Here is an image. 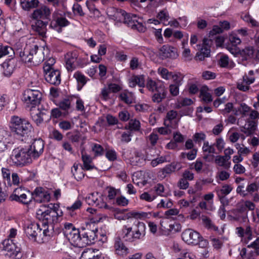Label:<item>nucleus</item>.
I'll return each mask as SVG.
<instances>
[{"instance_id": "f257e3e1", "label": "nucleus", "mask_w": 259, "mask_h": 259, "mask_svg": "<svg viewBox=\"0 0 259 259\" xmlns=\"http://www.w3.org/2000/svg\"><path fill=\"white\" fill-rule=\"evenodd\" d=\"M51 9L46 5L36 8L31 14V18L36 21L33 29L43 37H46L47 26L51 20Z\"/></svg>"}, {"instance_id": "f03ea898", "label": "nucleus", "mask_w": 259, "mask_h": 259, "mask_svg": "<svg viewBox=\"0 0 259 259\" xmlns=\"http://www.w3.org/2000/svg\"><path fill=\"white\" fill-rule=\"evenodd\" d=\"M114 24L124 23L133 30L139 32H145L146 28L142 23L138 21L136 15L127 14L124 10L120 9H116L114 11Z\"/></svg>"}, {"instance_id": "7ed1b4c3", "label": "nucleus", "mask_w": 259, "mask_h": 259, "mask_svg": "<svg viewBox=\"0 0 259 259\" xmlns=\"http://www.w3.org/2000/svg\"><path fill=\"white\" fill-rule=\"evenodd\" d=\"M11 123L12 131L19 138H21L22 141L26 140L29 136L31 137L33 127L28 120L17 116H13Z\"/></svg>"}, {"instance_id": "20e7f679", "label": "nucleus", "mask_w": 259, "mask_h": 259, "mask_svg": "<svg viewBox=\"0 0 259 259\" xmlns=\"http://www.w3.org/2000/svg\"><path fill=\"white\" fill-rule=\"evenodd\" d=\"M146 234V225L142 222L136 221L132 227L123 226L121 236L126 240L133 242L143 238Z\"/></svg>"}, {"instance_id": "39448f33", "label": "nucleus", "mask_w": 259, "mask_h": 259, "mask_svg": "<svg viewBox=\"0 0 259 259\" xmlns=\"http://www.w3.org/2000/svg\"><path fill=\"white\" fill-rule=\"evenodd\" d=\"M32 156L29 146L18 147L15 148L10 156V160L13 165L23 166L32 161Z\"/></svg>"}, {"instance_id": "423d86ee", "label": "nucleus", "mask_w": 259, "mask_h": 259, "mask_svg": "<svg viewBox=\"0 0 259 259\" xmlns=\"http://www.w3.org/2000/svg\"><path fill=\"white\" fill-rule=\"evenodd\" d=\"M36 214L37 218L41 221L44 228L46 225H49L53 229L54 224L58 222V212L55 209L49 208L45 205L41 206L37 209Z\"/></svg>"}, {"instance_id": "0eeeda50", "label": "nucleus", "mask_w": 259, "mask_h": 259, "mask_svg": "<svg viewBox=\"0 0 259 259\" xmlns=\"http://www.w3.org/2000/svg\"><path fill=\"white\" fill-rule=\"evenodd\" d=\"M98 227H91V225H87L85 228L80 231L77 247H84L87 245L95 243L97 240Z\"/></svg>"}, {"instance_id": "6e6552de", "label": "nucleus", "mask_w": 259, "mask_h": 259, "mask_svg": "<svg viewBox=\"0 0 259 259\" xmlns=\"http://www.w3.org/2000/svg\"><path fill=\"white\" fill-rule=\"evenodd\" d=\"M42 94L38 90L27 89L23 94V101L26 107L35 108L40 104Z\"/></svg>"}, {"instance_id": "1a4fd4ad", "label": "nucleus", "mask_w": 259, "mask_h": 259, "mask_svg": "<svg viewBox=\"0 0 259 259\" xmlns=\"http://www.w3.org/2000/svg\"><path fill=\"white\" fill-rule=\"evenodd\" d=\"M0 247L7 252L5 255L10 257L14 259H20L22 256L21 248L17 246L12 239L5 240L0 245Z\"/></svg>"}, {"instance_id": "9d476101", "label": "nucleus", "mask_w": 259, "mask_h": 259, "mask_svg": "<svg viewBox=\"0 0 259 259\" xmlns=\"http://www.w3.org/2000/svg\"><path fill=\"white\" fill-rule=\"evenodd\" d=\"M11 201H15L24 205H29L32 200L30 191L22 187L16 188L10 196Z\"/></svg>"}, {"instance_id": "9b49d317", "label": "nucleus", "mask_w": 259, "mask_h": 259, "mask_svg": "<svg viewBox=\"0 0 259 259\" xmlns=\"http://www.w3.org/2000/svg\"><path fill=\"white\" fill-rule=\"evenodd\" d=\"M25 233L28 237L39 243L42 242L41 228L36 223H31L25 228Z\"/></svg>"}, {"instance_id": "f8f14e48", "label": "nucleus", "mask_w": 259, "mask_h": 259, "mask_svg": "<svg viewBox=\"0 0 259 259\" xmlns=\"http://www.w3.org/2000/svg\"><path fill=\"white\" fill-rule=\"evenodd\" d=\"M182 239L188 244L197 245L199 239L202 238L200 234L191 229L184 230L182 234Z\"/></svg>"}, {"instance_id": "ddd939ff", "label": "nucleus", "mask_w": 259, "mask_h": 259, "mask_svg": "<svg viewBox=\"0 0 259 259\" xmlns=\"http://www.w3.org/2000/svg\"><path fill=\"white\" fill-rule=\"evenodd\" d=\"M69 15V12H63L59 14L58 12H54L53 14V21L51 22L50 27L55 28L57 26L60 27H66L70 24L69 21L65 17L66 14Z\"/></svg>"}, {"instance_id": "4468645a", "label": "nucleus", "mask_w": 259, "mask_h": 259, "mask_svg": "<svg viewBox=\"0 0 259 259\" xmlns=\"http://www.w3.org/2000/svg\"><path fill=\"white\" fill-rule=\"evenodd\" d=\"M30 197H32L36 202H48L50 200V194L42 187H37L34 191L30 194Z\"/></svg>"}, {"instance_id": "2eb2a0df", "label": "nucleus", "mask_w": 259, "mask_h": 259, "mask_svg": "<svg viewBox=\"0 0 259 259\" xmlns=\"http://www.w3.org/2000/svg\"><path fill=\"white\" fill-rule=\"evenodd\" d=\"M85 201L89 205L96 206L98 208H102L103 206H106L102 196L98 192L89 194L85 197Z\"/></svg>"}, {"instance_id": "dca6fc26", "label": "nucleus", "mask_w": 259, "mask_h": 259, "mask_svg": "<svg viewBox=\"0 0 259 259\" xmlns=\"http://www.w3.org/2000/svg\"><path fill=\"white\" fill-rule=\"evenodd\" d=\"M28 49V54L30 58L31 62H32L33 59L35 62H39L44 60V53L43 50L45 48L40 47L39 48L36 45H34L31 49Z\"/></svg>"}, {"instance_id": "f3484780", "label": "nucleus", "mask_w": 259, "mask_h": 259, "mask_svg": "<svg viewBox=\"0 0 259 259\" xmlns=\"http://www.w3.org/2000/svg\"><path fill=\"white\" fill-rule=\"evenodd\" d=\"M27 146L30 147V153L33 158L38 157L44 151V142L40 138L35 139L31 145Z\"/></svg>"}, {"instance_id": "a211bd4d", "label": "nucleus", "mask_w": 259, "mask_h": 259, "mask_svg": "<svg viewBox=\"0 0 259 259\" xmlns=\"http://www.w3.org/2000/svg\"><path fill=\"white\" fill-rule=\"evenodd\" d=\"M159 58L162 60L167 58L175 59L177 57L178 54L174 47L169 45H164L159 50Z\"/></svg>"}, {"instance_id": "6ab92c4d", "label": "nucleus", "mask_w": 259, "mask_h": 259, "mask_svg": "<svg viewBox=\"0 0 259 259\" xmlns=\"http://www.w3.org/2000/svg\"><path fill=\"white\" fill-rule=\"evenodd\" d=\"M10 132L6 128L0 126V152L7 149V144L10 142Z\"/></svg>"}, {"instance_id": "aec40b11", "label": "nucleus", "mask_w": 259, "mask_h": 259, "mask_svg": "<svg viewBox=\"0 0 259 259\" xmlns=\"http://www.w3.org/2000/svg\"><path fill=\"white\" fill-rule=\"evenodd\" d=\"M181 167L180 163L178 162H172L170 164L166 165L160 170L159 176L161 178L164 179L167 176L175 172L176 169H180Z\"/></svg>"}, {"instance_id": "412c9836", "label": "nucleus", "mask_w": 259, "mask_h": 259, "mask_svg": "<svg viewBox=\"0 0 259 259\" xmlns=\"http://www.w3.org/2000/svg\"><path fill=\"white\" fill-rule=\"evenodd\" d=\"M31 111V116L33 121L39 125L44 121L45 116L46 115L47 110L39 108L35 109V108L30 109Z\"/></svg>"}, {"instance_id": "4be33fe9", "label": "nucleus", "mask_w": 259, "mask_h": 259, "mask_svg": "<svg viewBox=\"0 0 259 259\" xmlns=\"http://www.w3.org/2000/svg\"><path fill=\"white\" fill-rule=\"evenodd\" d=\"M17 62L14 58L6 60L2 64L3 74L5 76L10 77L16 68Z\"/></svg>"}, {"instance_id": "5701e85b", "label": "nucleus", "mask_w": 259, "mask_h": 259, "mask_svg": "<svg viewBox=\"0 0 259 259\" xmlns=\"http://www.w3.org/2000/svg\"><path fill=\"white\" fill-rule=\"evenodd\" d=\"M45 77L51 84L58 85L61 83L60 72L58 70H53L52 72L45 74Z\"/></svg>"}, {"instance_id": "b1692460", "label": "nucleus", "mask_w": 259, "mask_h": 259, "mask_svg": "<svg viewBox=\"0 0 259 259\" xmlns=\"http://www.w3.org/2000/svg\"><path fill=\"white\" fill-rule=\"evenodd\" d=\"M80 231L74 227L70 230H66L64 235L68 240L72 241L77 246L78 240L79 237H80Z\"/></svg>"}, {"instance_id": "393cba45", "label": "nucleus", "mask_w": 259, "mask_h": 259, "mask_svg": "<svg viewBox=\"0 0 259 259\" xmlns=\"http://www.w3.org/2000/svg\"><path fill=\"white\" fill-rule=\"evenodd\" d=\"M155 92L152 97V101L154 103H159L166 97L167 92L164 85L162 87H159V89Z\"/></svg>"}, {"instance_id": "a878e982", "label": "nucleus", "mask_w": 259, "mask_h": 259, "mask_svg": "<svg viewBox=\"0 0 259 259\" xmlns=\"http://www.w3.org/2000/svg\"><path fill=\"white\" fill-rule=\"evenodd\" d=\"M129 87L135 88L137 85L139 87L144 88L145 86V78L144 75H137L132 76L128 80Z\"/></svg>"}, {"instance_id": "bb28decb", "label": "nucleus", "mask_w": 259, "mask_h": 259, "mask_svg": "<svg viewBox=\"0 0 259 259\" xmlns=\"http://www.w3.org/2000/svg\"><path fill=\"white\" fill-rule=\"evenodd\" d=\"M96 125L101 128H106L108 126L113 125V116L110 114H108L105 117H100L97 121Z\"/></svg>"}, {"instance_id": "cd10ccee", "label": "nucleus", "mask_w": 259, "mask_h": 259, "mask_svg": "<svg viewBox=\"0 0 259 259\" xmlns=\"http://www.w3.org/2000/svg\"><path fill=\"white\" fill-rule=\"evenodd\" d=\"M164 84L161 80H154L151 78L148 77L147 79L145 87L146 88L152 93L155 92L159 89V87H163Z\"/></svg>"}, {"instance_id": "c85d7f7f", "label": "nucleus", "mask_w": 259, "mask_h": 259, "mask_svg": "<svg viewBox=\"0 0 259 259\" xmlns=\"http://www.w3.org/2000/svg\"><path fill=\"white\" fill-rule=\"evenodd\" d=\"M80 259H110L107 255L103 256L96 254L95 251L92 249H88L84 251L81 254Z\"/></svg>"}, {"instance_id": "c756f323", "label": "nucleus", "mask_w": 259, "mask_h": 259, "mask_svg": "<svg viewBox=\"0 0 259 259\" xmlns=\"http://www.w3.org/2000/svg\"><path fill=\"white\" fill-rule=\"evenodd\" d=\"M119 99L127 104H131L134 102L135 97L134 94L127 90L122 91L118 95Z\"/></svg>"}, {"instance_id": "7c9ffc66", "label": "nucleus", "mask_w": 259, "mask_h": 259, "mask_svg": "<svg viewBox=\"0 0 259 259\" xmlns=\"http://www.w3.org/2000/svg\"><path fill=\"white\" fill-rule=\"evenodd\" d=\"M132 180L133 183L139 186H143L146 184L143 172L142 171L134 172L133 175Z\"/></svg>"}, {"instance_id": "2f4dec72", "label": "nucleus", "mask_w": 259, "mask_h": 259, "mask_svg": "<svg viewBox=\"0 0 259 259\" xmlns=\"http://www.w3.org/2000/svg\"><path fill=\"white\" fill-rule=\"evenodd\" d=\"M144 155L140 152H136L134 155L130 158V162L133 165H141L145 161Z\"/></svg>"}, {"instance_id": "473e14b6", "label": "nucleus", "mask_w": 259, "mask_h": 259, "mask_svg": "<svg viewBox=\"0 0 259 259\" xmlns=\"http://www.w3.org/2000/svg\"><path fill=\"white\" fill-rule=\"evenodd\" d=\"M214 162L217 165L223 167L226 169H228L231 166V162L227 158L221 155H218L215 157Z\"/></svg>"}, {"instance_id": "72a5a7b5", "label": "nucleus", "mask_w": 259, "mask_h": 259, "mask_svg": "<svg viewBox=\"0 0 259 259\" xmlns=\"http://www.w3.org/2000/svg\"><path fill=\"white\" fill-rule=\"evenodd\" d=\"M81 158L83 161V167L85 170H91L96 168L92 163V159L90 155L83 153L82 151Z\"/></svg>"}, {"instance_id": "f704fd0d", "label": "nucleus", "mask_w": 259, "mask_h": 259, "mask_svg": "<svg viewBox=\"0 0 259 259\" xmlns=\"http://www.w3.org/2000/svg\"><path fill=\"white\" fill-rule=\"evenodd\" d=\"M114 248L115 249L116 253L118 255L125 256L128 253V248L120 242H116L114 244Z\"/></svg>"}, {"instance_id": "c9c22d12", "label": "nucleus", "mask_w": 259, "mask_h": 259, "mask_svg": "<svg viewBox=\"0 0 259 259\" xmlns=\"http://www.w3.org/2000/svg\"><path fill=\"white\" fill-rule=\"evenodd\" d=\"M113 93V83H109L105 86L101 91V98L104 100L111 98L110 95Z\"/></svg>"}, {"instance_id": "e433bc0d", "label": "nucleus", "mask_w": 259, "mask_h": 259, "mask_svg": "<svg viewBox=\"0 0 259 259\" xmlns=\"http://www.w3.org/2000/svg\"><path fill=\"white\" fill-rule=\"evenodd\" d=\"M233 190L230 185L225 184L221 188L217 187L215 189L219 197H223L228 195Z\"/></svg>"}, {"instance_id": "4c0bfd02", "label": "nucleus", "mask_w": 259, "mask_h": 259, "mask_svg": "<svg viewBox=\"0 0 259 259\" xmlns=\"http://www.w3.org/2000/svg\"><path fill=\"white\" fill-rule=\"evenodd\" d=\"M256 124L254 122L251 121L246 124L244 126L242 127L241 131L244 133L246 136H250L256 130Z\"/></svg>"}, {"instance_id": "58836bf2", "label": "nucleus", "mask_w": 259, "mask_h": 259, "mask_svg": "<svg viewBox=\"0 0 259 259\" xmlns=\"http://www.w3.org/2000/svg\"><path fill=\"white\" fill-rule=\"evenodd\" d=\"M200 97L202 101L205 103H209L212 101L211 94L208 92V89L206 86H203L200 91Z\"/></svg>"}, {"instance_id": "ea45409f", "label": "nucleus", "mask_w": 259, "mask_h": 259, "mask_svg": "<svg viewBox=\"0 0 259 259\" xmlns=\"http://www.w3.org/2000/svg\"><path fill=\"white\" fill-rule=\"evenodd\" d=\"M73 76L78 83V90H80L82 87L87 83L86 77L79 71L75 72Z\"/></svg>"}, {"instance_id": "a19ab883", "label": "nucleus", "mask_w": 259, "mask_h": 259, "mask_svg": "<svg viewBox=\"0 0 259 259\" xmlns=\"http://www.w3.org/2000/svg\"><path fill=\"white\" fill-rule=\"evenodd\" d=\"M148 217L147 212L142 211H138L136 210L132 211L127 213V218H135L136 219L144 220Z\"/></svg>"}, {"instance_id": "79ce46f5", "label": "nucleus", "mask_w": 259, "mask_h": 259, "mask_svg": "<svg viewBox=\"0 0 259 259\" xmlns=\"http://www.w3.org/2000/svg\"><path fill=\"white\" fill-rule=\"evenodd\" d=\"M166 223V220H162L160 221V225L162 228L167 229L169 232H178L181 229V225L178 223H175L174 224H169L168 228H166L165 226V223Z\"/></svg>"}, {"instance_id": "37998d69", "label": "nucleus", "mask_w": 259, "mask_h": 259, "mask_svg": "<svg viewBox=\"0 0 259 259\" xmlns=\"http://www.w3.org/2000/svg\"><path fill=\"white\" fill-rule=\"evenodd\" d=\"M254 50L252 47H247L244 49L240 50L239 54L244 60L251 58L253 54Z\"/></svg>"}, {"instance_id": "c03bdc74", "label": "nucleus", "mask_w": 259, "mask_h": 259, "mask_svg": "<svg viewBox=\"0 0 259 259\" xmlns=\"http://www.w3.org/2000/svg\"><path fill=\"white\" fill-rule=\"evenodd\" d=\"M128 128L131 131H141V123L136 118L131 119L128 122Z\"/></svg>"}, {"instance_id": "a18cd8bd", "label": "nucleus", "mask_w": 259, "mask_h": 259, "mask_svg": "<svg viewBox=\"0 0 259 259\" xmlns=\"http://www.w3.org/2000/svg\"><path fill=\"white\" fill-rule=\"evenodd\" d=\"M81 205V201L80 200L77 199L72 205L66 207L68 214L71 217H73L75 214L74 211L79 209Z\"/></svg>"}, {"instance_id": "49530a36", "label": "nucleus", "mask_w": 259, "mask_h": 259, "mask_svg": "<svg viewBox=\"0 0 259 259\" xmlns=\"http://www.w3.org/2000/svg\"><path fill=\"white\" fill-rule=\"evenodd\" d=\"M151 191L153 194L157 196H164L165 195L164 186L161 184H157L151 189Z\"/></svg>"}, {"instance_id": "de8ad7c7", "label": "nucleus", "mask_w": 259, "mask_h": 259, "mask_svg": "<svg viewBox=\"0 0 259 259\" xmlns=\"http://www.w3.org/2000/svg\"><path fill=\"white\" fill-rule=\"evenodd\" d=\"M66 68L68 71L72 70L74 68V63L76 61L75 56H73L71 54H67L65 56Z\"/></svg>"}, {"instance_id": "09e8293b", "label": "nucleus", "mask_w": 259, "mask_h": 259, "mask_svg": "<svg viewBox=\"0 0 259 259\" xmlns=\"http://www.w3.org/2000/svg\"><path fill=\"white\" fill-rule=\"evenodd\" d=\"M3 176L4 179V183L7 186H11L12 182L11 179V171L6 168H3L2 169Z\"/></svg>"}, {"instance_id": "8fccbe9b", "label": "nucleus", "mask_w": 259, "mask_h": 259, "mask_svg": "<svg viewBox=\"0 0 259 259\" xmlns=\"http://www.w3.org/2000/svg\"><path fill=\"white\" fill-rule=\"evenodd\" d=\"M126 209H120L118 208H114V218L119 220H125L127 218V213L125 214Z\"/></svg>"}, {"instance_id": "3c124183", "label": "nucleus", "mask_w": 259, "mask_h": 259, "mask_svg": "<svg viewBox=\"0 0 259 259\" xmlns=\"http://www.w3.org/2000/svg\"><path fill=\"white\" fill-rule=\"evenodd\" d=\"M12 53H14L12 48L7 45H0V58Z\"/></svg>"}, {"instance_id": "603ef678", "label": "nucleus", "mask_w": 259, "mask_h": 259, "mask_svg": "<svg viewBox=\"0 0 259 259\" xmlns=\"http://www.w3.org/2000/svg\"><path fill=\"white\" fill-rule=\"evenodd\" d=\"M157 73L163 79L165 80H168L171 77L172 73V72H169L166 68L163 67L158 68Z\"/></svg>"}, {"instance_id": "864d4df0", "label": "nucleus", "mask_w": 259, "mask_h": 259, "mask_svg": "<svg viewBox=\"0 0 259 259\" xmlns=\"http://www.w3.org/2000/svg\"><path fill=\"white\" fill-rule=\"evenodd\" d=\"M173 79V84H176L181 86L183 83L184 76L180 73L175 74L172 73L171 77Z\"/></svg>"}, {"instance_id": "5fc2aeb1", "label": "nucleus", "mask_w": 259, "mask_h": 259, "mask_svg": "<svg viewBox=\"0 0 259 259\" xmlns=\"http://www.w3.org/2000/svg\"><path fill=\"white\" fill-rule=\"evenodd\" d=\"M202 221L205 227L208 229H212L213 230H218V228L215 227L212 223L211 220L206 216L202 215L201 217Z\"/></svg>"}, {"instance_id": "6e6d98bb", "label": "nucleus", "mask_w": 259, "mask_h": 259, "mask_svg": "<svg viewBox=\"0 0 259 259\" xmlns=\"http://www.w3.org/2000/svg\"><path fill=\"white\" fill-rule=\"evenodd\" d=\"M28 49L27 48L24 49L23 50H21L19 52V57L21 60L25 62H31L30 58L29 56Z\"/></svg>"}, {"instance_id": "4d7b16f0", "label": "nucleus", "mask_w": 259, "mask_h": 259, "mask_svg": "<svg viewBox=\"0 0 259 259\" xmlns=\"http://www.w3.org/2000/svg\"><path fill=\"white\" fill-rule=\"evenodd\" d=\"M202 150L203 152H208V153H215L214 145L209 144L208 141H205L203 143Z\"/></svg>"}, {"instance_id": "13d9d810", "label": "nucleus", "mask_w": 259, "mask_h": 259, "mask_svg": "<svg viewBox=\"0 0 259 259\" xmlns=\"http://www.w3.org/2000/svg\"><path fill=\"white\" fill-rule=\"evenodd\" d=\"M230 176V174L225 170H219L217 172L216 178L224 181L228 180Z\"/></svg>"}, {"instance_id": "bf43d9fd", "label": "nucleus", "mask_w": 259, "mask_h": 259, "mask_svg": "<svg viewBox=\"0 0 259 259\" xmlns=\"http://www.w3.org/2000/svg\"><path fill=\"white\" fill-rule=\"evenodd\" d=\"M135 110L137 112H147L150 110V106L147 104H138L135 106Z\"/></svg>"}, {"instance_id": "052dcab7", "label": "nucleus", "mask_w": 259, "mask_h": 259, "mask_svg": "<svg viewBox=\"0 0 259 259\" xmlns=\"http://www.w3.org/2000/svg\"><path fill=\"white\" fill-rule=\"evenodd\" d=\"M92 150L94 152L95 156H99L103 154L104 149L102 146L98 144H93Z\"/></svg>"}, {"instance_id": "680f3d73", "label": "nucleus", "mask_w": 259, "mask_h": 259, "mask_svg": "<svg viewBox=\"0 0 259 259\" xmlns=\"http://www.w3.org/2000/svg\"><path fill=\"white\" fill-rule=\"evenodd\" d=\"M203 165V162L200 160L197 159L191 165V168L194 169L197 173H200L202 171Z\"/></svg>"}, {"instance_id": "e2e57ef3", "label": "nucleus", "mask_w": 259, "mask_h": 259, "mask_svg": "<svg viewBox=\"0 0 259 259\" xmlns=\"http://www.w3.org/2000/svg\"><path fill=\"white\" fill-rule=\"evenodd\" d=\"M53 229L54 228L52 229L49 225H46L45 228H44L43 231H42V229H41V234L42 235H41L42 242H44V237L52 235Z\"/></svg>"}, {"instance_id": "0e129e2a", "label": "nucleus", "mask_w": 259, "mask_h": 259, "mask_svg": "<svg viewBox=\"0 0 259 259\" xmlns=\"http://www.w3.org/2000/svg\"><path fill=\"white\" fill-rule=\"evenodd\" d=\"M59 108L64 111H68L70 108V101L68 99H65L60 102Z\"/></svg>"}, {"instance_id": "69168bd1", "label": "nucleus", "mask_w": 259, "mask_h": 259, "mask_svg": "<svg viewBox=\"0 0 259 259\" xmlns=\"http://www.w3.org/2000/svg\"><path fill=\"white\" fill-rule=\"evenodd\" d=\"M206 139V135L202 132L196 133L193 135V140L196 143H200Z\"/></svg>"}, {"instance_id": "338daca9", "label": "nucleus", "mask_w": 259, "mask_h": 259, "mask_svg": "<svg viewBox=\"0 0 259 259\" xmlns=\"http://www.w3.org/2000/svg\"><path fill=\"white\" fill-rule=\"evenodd\" d=\"M141 66V63L137 57H133L130 62V67L132 70L137 69Z\"/></svg>"}, {"instance_id": "774afa93", "label": "nucleus", "mask_w": 259, "mask_h": 259, "mask_svg": "<svg viewBox=\"0 0 259 259\" xmlns=\"http://www.w3.org/2000/svg\"><path fill=\"white\" fill-rule=\"evenodd\" d=\"M236 148L238 149V155H247L250 152L249 149L247 147H244L243 145L241 147L239 144L236 145Z\"/></svg>"}]
</instances>
